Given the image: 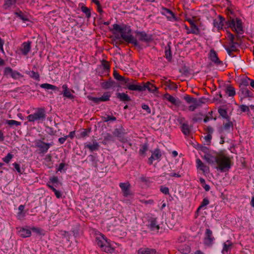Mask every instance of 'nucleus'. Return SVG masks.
Returning a JSON list of instances; mask_svg holds the SVG:
<instances>
[{"mask_svg": "<svg viewBox=\"0 0 254 254\" xmlns=\"http://www.w3.org/2000/svg\"><path fill=\"white\" fill-rule=\"evenodd\" d=\"M114 29L121 33L122 38L127 43L133 44L135 47H138L139 43L135 38L131 34V29L129 26L124 25L121 26L120 25L115 24L113 25Z\"/></svg>", "mask_w": 254, "mask_h": 254, "instance_id": "obj_1", "label": "nucleus"}, {"mask_svg": "<svg viewBox=\"0 0 254 254\" xmlns=\"http://www.w3.org/2000/svg\"><path fill=\"white\" fill-rule=\"evenodd\" d=\"M215 162L218 165L216 168L221 172L229 171L232 165L231 158L224 154H219L216 156Z\"/></svg>", "mask_w": 254, "mask_h": 254, "instance_id": "obj_2", "label": "nucleus"}, {"mask_svg": "<svg viewBox=\"0 0 254 254\" xmlns=\"http://www.w3.org/2000/svg\"><path fill=\"white\" fill-rule=\"evenodd\" d=\"M46 118V113L45 109L44 108H37L33 114H30L27 117V119L29 122H36L38 123H43L45 120Z\"/></svg>", "mask_w": 254, "mask_h": 254, "instance_id": "obj_3", "label": "nucleus"}, {"mask_svg": "<svg viewBox=\"0 0 254 254\" xmlns=\"http://www.w3.org/2000/svg\"><path fill=\"white\" fill-rule=\"evenodd\" d=\"M96 241L97 245L101 248L102 251L110 253L114 251V249L111 247L110 242L104 236L97 237Z\"/></svg>", "mask_w": 254, "mask_h": 254, "instance_id": "obj_4", "label": "nucleus"}, {"mask_svg": "<svg viewBox=\"0 0 254 254\" xmlns=\"http://www.w3.org/2000/svg\"><path fill=\"white\" fill-rule=\"evenodd\" d=\"M227 25L237 33L242 34L243 27L242 21L240 19L237 18L235 21L234 19L230 18L227 22Z\"/></svg>", "mask_w": 254, "mask_h": 254, "instance_id": "obj_5", "label": "nucleus"}, {"mask_svg": "<svg viewBox=\"0 0 254 254\" xmlns=\"http://www.w3.org/2000/svg\"><path fill=\"white\" fill-rule=\"evenodd\" d=\"M126 88L131 91H143L142 87V83L141 84H137L136 80L133 79L128 78L126 80Z\"/></svg>", "mask_w": 254, "mask_h": 254, "instance_id": "obj_6", "label": "nucleus"}, {"mask_svg": "<svg viewBox=\"0 0 254 254\" xmlns=\"http://www.w3.org/2000/svg\"><path fill=\"white\" fill-rule=\"evenodd\" d=\"M35 146L39 148V153L45 154L47 152L48 149L51 146L49 143H46L41 140H37L35 142Z\"/></svg>", "mask_w": 254, "mask_h": 254, "instance_id": "obj_7", "label": "nucleus"}, {"mask_svg": "<svg viewBox=\"0 0 254 254\" xmlns=\"http://www.w3.org/2000/svg\"><path fill=\"white\" fill-rule=\"evenodd\" d=\"M135 36L136 40L138 39L139 41L145 43H149L152 40V35L146 34L144 31H136Z\"/></svg>", "mask_w": 254, "mask_h": 254, "instance_id": "obj_8", "label": "nucleus"}, {"mask_svg": "<svg viewBox=\"0 0 254 254\" xmlns=\"http://www.w3.org/2000/svg\"><path fill=\"white\" fill-rule=\"evenodd\" d=\"M119 186L121 188L123 195L125 197H127L132 194L130 190V185L128 182L121 183L119 184Z\"/></svg>", "mask_w": 254, "mask_h": 254, "instance_id": "obj_9", "label": "nucleus"}, {"mask_svg": "<svg viewBox=\"0 0 254 254\" xmlns=\"http://www.w3.org/2000/svg\"><path fill=\"white\" fill-rule=\"evenodd\" d=\"M214 240L212 236V232L209 229H207L205 233L204 243L205 245L210 246Z\"/></svg>", "mask_w": 254, "mask_h": 254, "instance_id": "obj_10", "label": "nucleus"}, {"mask_svg": "<svg viewBox=\"0 0 254 254\" xmlns=\"http://www.w3.org/2000/svg\"><path fill=\"white\" fill-rule=\"evenodd\" d=\"M142 87L143 91L147 90L149 92L155 93L158 92V88L150 82L146 83L142 82Z\"/></svg>", "mask_w": 254, "mask_h": 254, "instance_id": "obj_11", "label": "nucleus"}, {"mask_svg": "<svg viewBox=\"0 0 254 254\" xmlns=\"http://www.w3.org/2000/svg\"><path fill=\"white\" fill-rule=\"evenodd\" d=\"M113 135L122 142H125L127 140L124 137L125 131L122 128L115 129L113 132Z\"/></svg>", "mask_w": 254, "mask_h": 254, "instance_id": "obj_12", "label": "nucleus"}, {"mask_svg": "<svg viewBox=\"0 0 254 254\" xmlns=\"http://www.w3.org/2000/svg\"><path fill=\"white\" fill-rule=\"evenodd\" d=\"M162 156L161 152L159 149H156L152 153V155L150 157L148 158V163L151 165L153 163V161L155 160L159 159Z\"/></svg>", "mask_w": 254, "mask_h": 254, "instance_id": "obj_13", "label": "nucleus"}, {"mask_svg": "<svg viewBox=\"0 0 254 254\" xmlns=\"http://www.w3.org/2000/svg\"><path fill=\"white\" fill-rule=\"evenodd\" d=\"M138 254H159L156 250L154 249H152L147 247H143L140 248L137 251Z\"/></svg>", "mask_w": 254, "mask_h": 254, "instance_id": "obj_14", "label": "nucleus"}, {"mask_svg": "<svg viewBox=\"0 0 254 254\" xmlns=\"http://www.w3.org/2000/svg\"><path fill=\"white\" fill-rule=\"evenodd\" d=\"M148 227L152 231L158 232L160 228L159 225L158 224L156 219L151 218L149 219Z\"/></svg>", "mask_w": 254, "mask_h": 254, "instance_id": "obj_15", "label": "nucleus"}, {"mask_svg": "<svg viewBox=\"0 0 254 254\" xmlns=\"http://www.w3.org/2000/svg\"><path fill=\"white\" fill-rule=\"evenodd\" d=\"M164 97L167 100L175 106H179L181 104V101L178 98H176L168 93L165 94Z\"/></svg>", "mask_w": 254, "mask_h": 254, "instance_id": "obj_16", "label": "nucleus"}, {"mask_svg": "<svg viewBox=\"0 0 254 254\" xmlns=\"http://www.w3.org/2000/svg\"><path fill=\"white\" fill-rule=\"evenodd\" d=\"M224 20V18L221 16L219 15L218 18H216L213 20L214 27L217 28L218 30L222 29Z\"/></svg>", "mask_w": 254, "mask_h": 254, "instance_id": "obj_17", "label": "nucleus"}, {"mask_svg": "<svg viewBox=\"0 0 254 254\" xmlns=\"http://www.w3.org/2000/svg\"><path fill=\"white\" fill-rule=\"evenodd\" d=\"M209 57L211 61L216 64H219L222 63V62L218 58L216 53L213 50H211L209 53Z\"/></svg>", "mask_w": 254, "mask_h": 254, "instance_id": "obj_18", "label": "nucleus"}, {"mask_svg": "<svg viewBox=\"0 0 254 254\" xmlns=\"http://www.w3.org/2000/svg\"><path fill=\"white\" fill-rule=\"evenodd\" d=\"M233 247V243L230 240H227L223 244V247L222 250L223 254H226Z\"/></svg>", "mask_w": 254, "mask_h": 254, "instance_id": "obj_19", "label": "nucleus"}, {"mask_svg": "<svg viewBox=\"0 0 254 254\" xmlns=\"http://www.w3.org/2000/svg\"><path fill=\"white\" fill-rule=\"evenodd\" d=\"M85 148H88L90 151H97L99 148V143L96 141H94L93 144L91 143H85L84 145Z\"/></svg>", "mask_w": 254, "mask_h": 254, "instance_id": "obj_20", "label": "nucleus"}, {"mask_svg": "<svg viewBox=\"0 0 254 254\" xmlns=\"http://www.w3.org/2000/svg\"><path fill=\"white\" fill-rule=\"evenodd\" d=\"M31 43L30 41L24 42L21 46V52L23 55H27L31 49Z\"/></svg>", "mask_w": 254, "mask_h": 254, "instance_id": "obj_21", "label": "nucleus"}, {"mask_svg": "<svg viewBox=\"0 0 254 254\" xmlns=\"http://www.w3.org/2000/svg\"><path fill=\"white\" fill-rule=\"evenodd\" d=\"M233 128V124L232 122L230 121V119L227 120V122L226 123H223V127L221 128V131L222 130H226L227 132H230L231 129Z\"/></svg>", "mask_w": 254, "mask_h": 254, "instance_id": "obj_22", "label": "nucleus"}, {"mask_svg": "<svg viewBox=\"0 0 254 254\" xmlns=\"http://www.w3.org/2000/svg\"><path fill=\"white\" fill-rule=\"evenodd\" d=\"M115 82L110 78L108 81H104L101 83V86L103 89H109L114 86Z\"/></svg>", "mask_w": 254, "mask_h": 254, "instance_id": "obj_23", "label": "nucleus"}, {"mask_svg": "<svg viewBox=\"0 0 254 254\" xmlns=\"http://www.w3.org/2000/svg\"><path fill=\"white\" fill-rule=\"evenodd\" d=\"M240 91L243 95L244 98L251 97L253 95V92L246 87H242Z\"/></svg>", "mask_w": 254, "mask_h": 254, "instance_id": "obj_24", "label": "nucleus"}, {"mask_svg": "<svg viewBox=\"0 0 254 254\" xmlns=\"http://www.w3.org/2000/svg\"><path fill=\"white\" fill-rule=\"evenodd\" d=\"M196 166L198 168H199L200 170H201L204 173L207 172L208 170V168L206 165H205L199 159H197L196 160Z\"/></svg>", "mask_w": 254, "mask_h": 254, "instance_id": "obj_25", "label": "nucleus"}, {"mask_svg": "<svg viewBox=\"0 0 254 254\" xmlns=\"http://www.w3.org/2000/svg\"><path fill=\"white\" fill-rule=\"evenodd\" d=\"M19 235L23 238L29 237L31 235V232L30 230L26 228H20L19 231Z\"/></svg>", "mask_w": 254, "mask_h": 254, "instance_id": "obj_26", "label": "nucleus"}, {"mask_svg": "<svg viewBox=\"0 0 254 254\" xmlns=\"http://www.w3.org/2000/svg\"><path fill=\"white\" fill-rule=\"evenodd\" d=\"M181 128L182 132L185 135H189L190 134V128L188 122L186 123H183Z\"/></svg>", "mask_w": 254, "mask_h": 254, "instance_id": "obj_27", "label": "nucleus"}, {"mask_svg": "<svg viewBox=\"0 0 254 254\" xmlns=\"http://www.w3.org/2000/svg\"><path fill=\"white\" fill-rule=\"evenodd\" d=\"M15 15L20 19L23 20V21H29V18L27 15L24 14L22 11L19 10L14 12Z\"/></svg>", "mask_w": 254, "mask_h": 254, "instance_id": "obj_28", "label": "nucleus"}, {"mask_svg": "<svg viewBox=\"0 0 254 254\" xmlns=\"http://www.w3.org/2000/svg\"><path fill=\"white\" fill-rule=\"evenodd\" d=\"M117 97L121 101L126 102L131 100L129 96L125 93H118L117 94Z\"/></svg>", "mask_w": 254, "mask_h": 254, "instance_id": "obj_29", "label": "nucleus"}, {"mask_svg": "<svg viewBox=\"0 0 254 254\" xmlns=\"http://www.w3.org/2000/svg\"><path fill=\"white\" fill-rule=\"evenodd\" d=\"M239 44L237 42H229V45L225 46V49H230L231 51L236 52L238 50Z\"/></svg>", "mask_w": 254, "mask_h": 254, "instance_id": "obj_30", "label": "nucleus"}, {"mask_svg": "<svg viewBox=\"0 0 254 254\" xmlns=\"http://www.w3.org/2000/svg\"><path fill=\"white\" fill-rule=\"evenodd\" d=\"M40 87L42 88H44L45 89H51V90H56V91H59V88L55 86V85H52V84H49V83H43V84H42L40 85Z\"/></svg>", "mask_w": 254, "mask_h": 254, "instance_id": "obj_31", "label": "nucleus"}, {"mask_svg": "<svg viewBox=\"0 0 254 254\" xmlns=\"http://www.w3.org/2000/svg\"><path fill=\"white\" fill-rule=\"evenodd\" d=\"M225 92L230 97H233L236 94V91L234 87L231 85H228L225 89Z\"/></svg>", "mask_w": 254, "mask_h": 254, "instance_id": "obj_32", "label": "nucleus"}, {"mask_svg": "<svg viewBox=\"0 0 254 254\" xmlns=\"http://www.w3.org/2000/svg\"><path fill=\"white\" fill-rule=\"evenodd\" d=\"M148 150V146L146 144H144L140 145L139 150V154L142 157H144L146 156V152Z\"/></svg>", "mask_w": 254, "mask_h": 254, "instance_id": "obj_33", "label": "nucleus"}, {"mask_svg": "<svg viewBox=\"0 0 254 254\" xmlns=\"http://www.w3.org/2000/svg\"><path fill=\"white\" fill-rule=\"evenodd\" d=\"M73 93H74V90L69 89L66 92H63V96L69 99L73 100L75 98V96L73 95Z\"/></svg>", "mask_w": 254, "mask_h": 254, "instance_id": "obj_34", "label": "nucleus"}, {"mask_svg": "<svg viewBox=\"0 0 254 254\" xmlns=\"http://www.w3.org/2000/svg\"><path fill=\"white\" fill-rule=\"evenodd\" d=\"M114 77L117 80L122 81L125 84L126 83V81L127 79H128V78L125 77L121 75H120L116 70L114 72Z\"/></svg>", "mask_w": 254, "mask_h": 254, "instance_id": "obj_35", "label": "nucleus"}, {"mask_svg": "<svg viewBox=\"0 0 254 254\" xmlns=\"http://www.w3.org/2000/svg\"><path fill=\"white\" fill-rule=\"evenodd\" d=\"M162 10H163V12L164 14L168 15V18L170 19L172 18L176 19V17L174 13L171 10L165 7H163Z\"/></svg>", "mask_w": 254, "mask_h": 254, "instance_id": "obj_36", "label": "nucleus"}, {"mask_svg": "<svg viewBox=\"0 0 254 254\" xmlns=\"http://www.w3.org/2000/svg\"><path fill=\"white\" fill-rule=\"evenodd\" d=\"M218 112L220 116H221L223 118L226 120L230 119V117L228 115L226 110L222 108H219L218 109Z\"/></svg>", "mask_w": 254, "mask_h": 254, "instance_id": "obj_37", "label": "nucleus"}, {"mask_svg": "<svg viewBox=\"0 0 254 254\" xmlns=\"http://www.w3.org/2000/svg\"><path fill=\"white\" fill-rule=\"evenodd\" d=\"M165 57L169 61H171L172 57L169 43H168L167 46L165 47Z\"/></svg>", "mask_w": 254, "mask_h": 254, "instance_id": "obj_38", "label": "nucleus"}, {"mask_svg": "<svg viewBox=\"0 0 254 254\" xmlns=\"http://www.w3.org/2000/svg\"><path fill=\"white\" fill-rule=\"evenodd\" d=\"M190 33L195 35H198L199 34V29L195 23L190 26V31L187 32L188 34Z\"/></svg>", "mask_w": 254, "mask_h": 254, "instance_id": "obj_39", "label": "nucleus"}, {"mask_svg": "<svg viewBox=\"0 0 254 254\" xmlns=\"http://www.w3.org/2000/svg\"><path fill=\"white\" fill-rule=\"evenodd\" d=\"M16 2V0H4V2L3 7L4 9L10 7L13 4H14Z\"/></svg>", "mask_w": 254, "mask_h": 254, "instance_id": "obj_40", "label": "nucleus"}, {"mask_svg": "<svg viewBox=\"0 0 254 254\" xmlns=\"http://www.w3.org/2000/svg\"><path fill=\"white\" fill-rule=\"evenodd\" d=\"M205 100L206 99L203 97L199 99L198 100L195 98L194 104H195L196 107L198 108V107L201 106L202 104H204L205 103Z\"/></svg>", "mask_w": 254, "mask_h": 254, "instance_id": "obj_41", "label": "nucleus"}, {"mask_svg": "<svg viewBox=\"0 0 254 254\" xmlns=\"http://www.w3.org/2000/svg\"><path fill=\"white\" fill-rule=\"evenodd\" d=\"M209 203V200L207 198H204L203 199L202 201L201 202V204L200 205V206L197 208V210L196 211V213H198V212L199 211L200 209H201L203 207L206 206Z\"/></svg>", "mask_w": 254, "mask_h": 254, "instance_id": "obj_42", "label": "nucleus"}, {"mask_svg": "<svg viewBox=\"0 0 254 254\" xmlns=\"http://www.w3.org/2000/svg\"><path fill=\"white\" fill-rule=\"evenodd\" d=\"M110 97L111 94L109 92H105L99 98L101 102H105L109 101L110 100Z\"/></svg>", "mask_w": 254, "mask_h": 254, "instance_id": "obj_43", "label": "nucleus"}, {"mask_svg": "<svg viewBox=\"0 0 254 254\" xmlns=\"http://www.w3.org/2000/svg\"><path fill=\"white\" fill-rule=\"evenodd\" d=\"M81 11L84 13L87 18H89L91 16V12L90 9L85 6H82L81 7Z\"/></svg>", "mask_w": 254, "mask_h": 254, "instance_id": "obj_44", "label": "nucleus"}, {"mask_svg": "<svg viewBox=\"0 0 254 254\" xmlns=\"http://www.w3.org/2000/svg\"><path fill=\"white\" fill-rule=\"evenodd\" d=\"M6 124L9 125V126H18L21 125V123L15 120H7L6 121Z\"/></svg>", "mask_w": 254, "mask_h": 254, "instance_id": "obj_45", "label": "nucleus"}, {"mask_svg": "<svg viewBox=\"0 0 254 254\" xmlns=\"http://www.w3.org/2000/svg\"><path fill=\"white\" fill-rule=\"evenodd\" d=\"M204 158L209 164H213L215 162V158L210 156L209 155H205Z\"/></svg>", "mask_w": 254, "mask_h": 254, "instance_id": "obj_46", "label": "nucleus"}, {"mask_svg": "<svg viewBox=\"0 0 254 254\" xmlns=\"http://www.w3.org/2000/svg\"><path fill=\"white\" fill-rule=\"evenodd\" d=\"M29 75L31 78L37 80H39L40 76L38 72L32 71L30 72Z\"/></svg>", "mask_w": 254, "mask_h": 254, "instance_id": "obj_47", "label": "nucleus"}, {"mask_svg": "<svg viewBox=\"0 0 254 254\" xmlns=\"http://www.w3.org/2000/svg\"><path fill=\"white\" fill-rule=\"evenodd\" d=\"M13 155L10 153L7 154L6 156L2 159L3 161L6 163H8L11 159L13 158Z\"/></svg>", "mask_w": 254, "mask_h": 254, "instance_id": "obj_48", "label": "nucleus"}, {"mask_svg": "<svg viewBox=\"0 0 254 254\" xmlns=\"http://www.w3.org/2000/svg\"><path fill=\"white\" fill-rule=\"evenodd\" d=\"M104 141H114L115 138L114 137L111 135V134L107 133L105 136H104Z\"/></svg>", "mask_w": 254, "mask_h": 254, "instance_id": "obj_49", "label": "nucleus"}, {"mask_svg": "<svg viewBox=\"0 0 254 254\" xmlns=\"http://www.w3.org/2000/svg\"><path fill=\"white\" fill-rule=\"evenodd\" d=\"M184 99L187 101V102L189 104L192 103L194 104V101H195V98L192 97L190 96L189 95H186L184 96Z\"/></svg>", "mask_w": 254, "mask_h": 254, "instance_id": "obj_50", "label": "nucleus"}, {"mask_svg": "<svg viewBox=\"0 0 254 254\" xmlns=\"http://www.w3.org/2000/svg\"><path fill=\"white\" fill-rule=\"evenodd\" d=\"M13 70L11 68L9 67H6L4 68V74L6 76H11L12 73L13 72Z\"/></svg>", "mask_w": 254, "mask_h": 254, "instance_id": "obj_51", "label": "nucleus"}, {"mask_svg": "<svg viewBox=\"0 0 254 254\" xmlns=\"http://www.w3.org/2000/svg\"><path fill=\"white\" fill-rule=\"evenodd\" d=\"M10 76L13 79H16L21 77L22 76L19 72H17V71L13 70Z\"/></svg>", "mask_w": 254, "mask_h": 254, "instance_id": "obj_52", "label": "nucleus"}, {"mask_svg": "<svg viewBox=\"0 0 254 254\" xmlns=\"http://www.w3.org/2000/svg\"><path fill=\"white\" fill-rule=\"evenodd\" d=\"M88 98L89 100L93 101L94 103H96V104H98L101 102L99 98L94 97H92V96H88Z\"/></svg>", "mask_w": 254, "mask_h": 254, "instance_id": "obj_53", "label": "nucleus"}, {"mask_svg": "<svg viewBox=\"0 0 254 254\" xmlns=\"http://www.w3.org/2000/svg\"><path fill=\"white\" fill-rule=\"evenodd\" d=\"M47 132L50 134V135H55V133H56V130H54L53 129V128L51 127H47Z\"/></svg>", "mask_w": 254, "mask_h": 254, "instance_id": "obj_54", "label": "nucleus"}, {"mask_svg": "<svg viewBox=\"0 0 254 254\" xmlns=\"http://www.w3.org/2000/svg\"><path fill=\"white\" fill-rule=\"evenodd\" d=\"M251 80L252 79L250 78H247L246 79H244L242 81V87H247V86H248L250 84V82H251Z\"/></svg>", "mask_w": 254, "mask_h": 254, "instance_id": "obj_55", "label": "nucleus"}, {"mask_svg": "<svg viewBox=\"0 0 254 254\" xmlns=\"http://www.w3.org/2000/svg\"><path fill=\"white\" fill-rule=\"evenodd\" d=\"M240 108L242 112H250L249 107L246 105H242L240 106Z\"/></svg>", "mask_w": 254, "mask_h": 254, "instance_id": "obj_56", "label": "nucleus"}, {"mask_svg": "<svg viewBox=\"0 0 254 254\" xmlns=\"http://www.w3.org/2000/svg\"><path fill=\"white\" fill-rule=\"evenodd\" d=\"M204 139H205V141H206L207 144H209L211 140L212 139V135L211 134H208L207 135L205 136L204 137Z\"/></svg>", "mask_w": 254, "mask_h": 254, "instance_id": "obj_57", "label": "nucleus"}, {"mask_svg": "<svg viewBox=\"0 0 254 254\" xmlns=\"http://www.w3.org/2000/svg\"><path fill=\"white\" fill-rule=\"evenodd\" d=\"M160 190L162 193L165 194H169V189L166 187L161 186L160 188Z\"/></svg>", "mask_w": 254, "mask_h": 254, "instance_id": "obj_58", "label": "nucleus"}, {"mask_svg": "<svg viewBox=\"0 0 254 254\" xmlns=\"http://www.w3.org/2000/svg\"><path fill=\"white\" fill-rule=\"evenodd\" d=\"M141 107L143 110H145L148 114L151 113V109L147 105L142 104Z\"/></svg>", "mask_w": 254, "mask_h": 254, "instance_id": "obj_59", "label": "nucleus"}, {"mask_svg": "<svg viewBox=\"0 0 254 254\" xmlns=\"http://www.w3.org/2000/svg\"><path fill=\"white\" fill-rule=\"evenodd\" d=\"M104 120L105 122H108L109 121H115L116 120V118L115 117L108 115L107 117H104Z\"/></svg>", "mask_w": 254, "mask_h": 254, "instance_id": "obj_60", "label": "nucleus"}, {"mask_svg": "<svg viewBox=\"0 0 254 254\" xmlns=\"http://www.w3.org/2000/svg\"><path fill=\"white\" fill-rule=\"evenodd\" d=\"M228 38L229 40V42H236L234 35L233 34L231 33H228Z\"/></svg>", "mask_w": 254, "mask_h": 254, "instance_id": "obj_61", "label": "nucleus"}, {"mask_svg": "<svg viewBox=\"0 0 254 254\" xmlns=\"http://www.w3.org/2000/svg\"><path fill=\"white\" fill-rule=\"evenodd\" d=\"M212 111L209 112V116H205V118L204 119V122L206 123L209 120L212 119Z\"/></svg>", "mask_w": 254, "mask_h": 254, "instance_id": "obj_62", "label": "nucleus"}, {"mask_svg": "<svg viewBox=\"0 0 254 254\" xmlns=\"http://www.w3.org/2000/svg\"><path fill=\"white\" fill-rule=\"evenodd\" d=\"M68 138V136H64L63 137L59 138L58 141L61 144H63L64 143L65 140Z\"/></svg>", "mask_w": 254, "mask_h": 254, "instance_id": "obj_63", "label": "nucleus"}, {"mask_svg": "<svg viewBox=\"0 0 254 254\" xmlns=\"http://www.w3.org/2000/svg\"><path fill=\"white\" fill-rule=\"evenodd\" d=\"M206 130L208 134H211V135L212 133H213V132L214 131L213 128L210 126L207 127L206 128Z\"/></svg>", "mask_w": 254, "mask_h": 254, "instance_id": "obj_64", "label": "nucleus"}]
</instances>
